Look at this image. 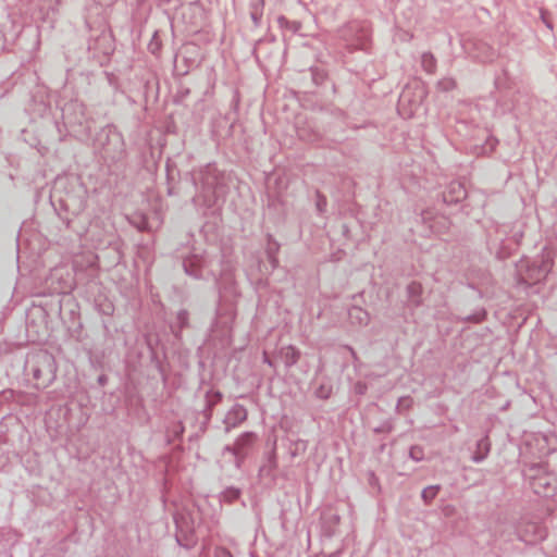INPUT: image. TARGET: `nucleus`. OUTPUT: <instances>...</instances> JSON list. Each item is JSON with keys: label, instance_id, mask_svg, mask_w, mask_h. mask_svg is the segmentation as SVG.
<instances>
[{"label": "nucleus", "instance_id": "f257e3e1", "mask_svg": "<svg viewBox=\"0 0 557 557\" xmlns=\"http://www.w3.org/2000/svg\"><path fill=\"white\" fill-rule=\"evenodd\" d=\"M554 264L553 252L543 249L542 253L530 261H521L517 265V271L523 283H537L546 277Z\"/></svg>", "mask_w": 557, "mask_h": 557}, {"label": "nucleus", "instance_id": "f03ea898", "mask_svg": "<svg viewBox=\"0 0 557 557\" xmlns=\"http://www.w3.org/2000/svg\"><path fill=\"white\" fill-rule=\"evenodd\" d=\"M533 492L540 496L549 497L557 492V476L547 471L542 463L531 465L524 472Z\"/></svg>", "mask_w": 557, "mask_h": 557}, {"label": "nucleus", "instance_id": "7ed1b4c3", "mask_svg": "<svg viewBox=\"0 0 557 557\" xmlns=\"http://www.w3.org/2000/svg\"><path fill=\"white\" fill-rule=\"evenodd\" d=\"M183 268L185 273L194 278L208 280L212 277L216 280L213 260L206 257L198 248H193L191 252L184 257Z\"/></svg>", "mask_w": 557, "mask_h": 557}, {"label": "nucleus", "instance_id": "20e7f679", "mask_svg": "<svg viewBox=\"0 0 557 557\" xmlns=\"http://www.w3.org/2000/svg\"><path fill=\"white\" fill-rule=\"evenodd\" d=\"M32 374L38 386L46 387L55 379V362L51 354L47 351L38 352L30 364Z\"/></svg>", "mask_w": 557, "mask_h": 557}, {"label": "nucleus", "instance_id": "39448f33", "mask_svg": "<svg viewBox=\"0 0 557 557\" xmlns=\"http://www.w3.org/2000/svg\"><path fill=\"white\" fill-rule=\"evenodd\" d=\"M210 166L207 169V174L201 177L202 190L194 198L198 205L201 200L207 207H212L219 195L222 193V186L216 182V177L212 174Z\"/></svg>", "mask_w": 557, "mask_h": 557}, {"label": "nucleus", "instance_id": "423d86ee", "mask_svg": "<svg viewBox=\"0 0 557 557\" xmlns=\"http://www.w3.org/2000/svg\"><path fill=\"white\" fill-rule=\"evenodd\" d=\"M256 440L253 432H245L239 435L233 446H226L224 454L228 453L234 458V465L236 469H240L243 461L247 456V449L252 445Z\"/></svg>", "mask_w": 557, "mask_h": 557}, {"label": "nucleus", "instance_id": "0eeeda50", "mask_svg": "<svg viewBox=\"0 0 557 557\" xmlns=\"http://www.w3.org/2000/svg\"><path fill=\"white\" fill-rule=\"evenodd\" d=\"M517 535L522 542L534 544L539 541H543L546 537L547 532L546 529L541 524L529 522L518 527Z\"/></svg>", "mask_w": 557, "mask_h": 557}, {"label": "nucleus", "instance_id": "6e6552de", "mask_svg": "<svg viewBox=\"0 0 557 557\" xmlns=\"http://www.w3.org/2000/svg\"><path fill=\"white\" fill-rule=\"evenodd\" d=\"M247 409L240 404H235L223 418L222 422L225 433H228L232 429L237 428L247 419Z\"/></svg>", "mask_w": 557, "mask_h": 557}, {"label": "nucleus", "instance_id": "1a4fd4ad", "mask_svg": "<svg viewBox=\"0 0 557 557\" xmlns=\"http://www.w3.org/2000/svg\"><path fill=\"white\" fill-rule=\"evenodd\" d=\"M358 29L359 25L357 23H350L345 29H343L342 37L352 47L363 49L366 45L367 33L361 29L360 34L356 38V41L352 38V34H355Z\"/></svg>", "mask_w": 557, "mask_h": 557}, {"label": "nucleus", "instance_id": "9d476101", "mask_svg": "<svg viewBox=\"0 0 557 557\" xmlns=\"http://www.w3.org/2000/svg\"><path fill=\"white\" fill-rule=\"evenodd\" d=\"M467 193L463 186L459 183H453L449 186V191L444 193L443 200L447 203L458 202L466 198Z\"/></svg>", "mask_w": 557, "mask_h": 557}, {"label": "nucleus", "instance_id": "9b49d317", "mask_svg": "<svg viewBox=\"0 0 557 557\" xmlns=\"http://www.w3.org/2000/svg\"><path fill=\"white\" fill-rule=\"evenodd\" d=\"M348 317L350 322L357 325H367L370 321L369 313L360 307L350 308Z\"/></svg>", "mask_w": 557, "mask_h": 557}, {"label": "nucleus", "instance_id": "f8f14e48", "mask_svg": "<svg viewBox=\"0 0 557 557\" xmlns=\"http://www.w3.org/2000/svg\"><path fill=\"white\" fill-rule=\"evenodd\" d=\"M490 446L491 445H490L487 436L481 438L476 443V450L474 451V454L472 456V461L475 463L482 462L487 457V455L490 453Z\"/></svg>", "mask_w": 557, "mask_h": 557}, {"label": "nucleus", "instance_id": "ddd939ff", "mask_svg": "<svg viewBox=\"0 0 557 557\" xmlns=\"http://www.w3.org/2000/svg\"><path fill=\"white\" fill-rule=\"evenodd\" d=\"M188 326V312L184 309L180 310L176 314V321L172 325V331L174 332L175 336H180V333L183 329Z\"/></svg>", "mask_w": 557, "mask_h": 557}, {"label": "nucleus", "instance_id": "4468645a", "mask_svg": "<svg viewBox=\"0 0 557 557\" xmlns=\"http://www.w3.org/2000/svg\"><path fill=\"white\" fill-rule=\"evenodd\" d=\"M287 367L294 366L299 359V351L292 346L282 349Z\"/></svg>", "mask_w": 557, "mask_h": 557}, {"label": "nucleus", "instance_id": "2eb2a0df", "mask_svg": "<svg viewBox=\"0 0 557 557\" xmlns=\"http://www.w3.org/2000/svg\"><path fill=\"white\" fill-rule=\"evenodd\" d=\"M407 294L410 301L418 306L420 304L419 296L421 294V285L419 283L412 282L407 286Z\"/></svg>", "mask_w": 557, "mask_h": 557}, {"label": "nucleus", "instance_id": "dca6fc26", "mask_svg": "<svg viewBox=\"0 0 557 557\" xmlns=\"http://www.w3.org/2000/svg\"><path fill=\"white\" fill-rule=\"evenodd\" d=\"M424 96V91L422 88L419 89V95H418V99H414V100H411L410 98V87H406L403 92L400 94L399 96V103L400 104H404L406 102H410L412 104H417V103H420L422 98Z\"/></svg>", "mask_w": 557, "mask_h": 557}, {"label": "nucleus", "instance_id": "f3484780", "mask_svg": "<svg viewBox=\"0 0 557 557\" xmlns=\"http://www.w3.org/2000/svg\"><path fill=\"white\" fill-rule=\"evenodd\" d=\"M421 65L426 73H433L436 66V61L433 54L425 52L421 57Z\"/></svg>", "mask_w": 557, "mask_h": 557}, {"label": "nucleus", "instance_id": "a211bd4d", "mask_svg": "<svg viewBox=\"0 0 557 557\" xmlns=\"http://www.w3.org/2000/svg\"><path fill=\"white\" fill-rule=\"evenodd\" d=\"M440 485H430L423 488L421 497L425 504H430L437 495Z\"/></svg>", "mask_w": 557, "mask_h": 557}, {"label": "nucleus", "instance_id": "6ab92c4d", "mask_svg": "<svg viewBox=\"0 0 557 557\" xmlns=\"http://www.w3.org/2000/svg\"><path fill=\"white\" fill-rule=\"evenodd\" d=\"M207 399H208L207 418L210 419V417L212 414V407L222 399V394L220 392H214L212 394H208Z\"/></svg>", "mask_w": 557, "mask_h": 557}, {"label": "nucleus", "instance_id": "aec40b11", "mask_svg": "<svg viewBox=\"0 0 557 557\" xmlns=\"http://www.w3.org/2000/svg\"><path fill=\"white\" fill-rule=\"evenodd\" d=\"M75 108H78V109H83V106L82 104H78V103H74V104H69L64 108L63 110V117L65 120H67L69 123H76V124H79L82 125L84 123V119H83V115L81 117H76L75 120H71L69 114H70V110L72 109H75Z\"/></svg>", "mask_w": 557, "mask_h": 557}, {"label": "nucleus", "instance_id": "412c9836", "mask_svg": "<svg viewBox=\"0 0 557 557\" xmlns=\"http://www.w3.org/2000/svg\"><path fill=\"white\" fill-rule=\"evenodd\" d=\"M276 467V460L274 456H271L268 460V463L262 466L260 468V473L263 474H270L271 471Z\"/></svg>", "mask_w": 557, "mask_h": 557}, {"label": "nucleus", "instance_id": "4be33fe9", "mask_svg": "<svg viewBox=\"0 0 557 557\" xmlns=\"http://www.w3.org/2000/svg\"><path fill=\"white\" fill-rule=\"evenodd\" d=\"M438 88L444 91L451 90L455 87V82L451 78H444L437 83Z\"/></svg>", "mask_w": 557, "mask_h": 557}, {"label": "nucleus", "instance_id": "5701e85b", "mask_svg": "<svg viewBox=\"0 0 557 557\" xmlns=\"http://www.w3.org/2000/svg\"><path fill=\"white\" fill-rule=\"evenodd\" d=\"M277 248H278V247H277V245H276V244H275V245H273V246H272V245H270V246H269V248H268V256H269V260H270V262H271V264H272L273 267H276V263H277V261H276V259H275V257H274V253H275V251L277 250Z\"/></svg>", "mask_w": 557, "mask_h": 557}, {"label": "nucleus", "instance_id": "b1692460", "mask_svg": "<svg viewBox=\"0 0 557 557\" xmlns=\"http://www.w3.org/2000/svg\"><path fill=\"white\" fill-rule=\"evenodd\" d=\"M326 203H327L326 198L321 196L320 194H318V199H317L315 206L320 213L324 212Z\"/></svg>", "mask_w": 557, "mask_h": 557}, {"label": "nucleus", "instance_id": "393cba45", "mask_svg": "<svg viewBox=\"0 0 557 557\" xmlns=\"http://www.w3.org/2000/svg\"><path fill=\"white\" fill-rule=\"evenodd\" d=\"M214 555L215 557H233L231 552L224 547L216 548Z\"/></svg>", "mask_w": 557, "mask_h": 557}, {"label": "nucleus", "instance_id": "a878e982", "mask_svg": "<svg viewBox=\"0 0 557 557\" xmlns=\"http://www.w3.org/2000/svg\"><path fill=\"white\" fill-rule=\"evenodd\" d=\"M228 277H227V274H224L223 277L221 278V281L218 282L219 284V288H220V294H221V298H224L225 295L223 294L224 292L223 290H226V286H224V282L227 281Z\"/></svg>", "mask_w": 557, "mask_h": 557}, {"label": "nucleus", "instance_id": "bb28decb", "mask_svg": "<svg viewBox=\"0 0 557 557\" xmlns=\"http://www.w3.org/2000/svg\"><path fill=\"white\" fill-rule=\"evenodd\" d=\"M261 16H262V12L261 11H258L257 8L252 9V11H251V18H252V21L255 22L256 25L259 23Z\"/></svg>", "mask_w": 557, "mask_h": 557}, {"label": "nucleus", "instance_id": "cd10ccee", "mask_svg": "<svg viewBox=\"0 0 557 557\" xmlns=\"http://www.w3.org/2000/svg\"><path fill=\"white\" fill-rule=\"evenodd\" d=\"M410 457L413 459V460H420L422 458L421 456V451L417 448V447H412L410 449Z\"/></svg>", "mask_w": 557, "mask_h": 557}, {"label": "nucleus", "instance_id": "c85d7f7f", "mask_svg": "<svg viewBox=\"0 0 557 557\" xmlns=\"http://www.w3.org/2000/svg\"><path fill=\"white\" fill-rule=\"evenodd\" d=\"M256 8H257L258 11L262 12L263 0H253L252 9H256Z\"/></svg>", "mask_w": 557, "mask_h": 557}, {"label": "nucleus", "instance_id": "c756f323", "mask_svg": "<svg viewBox=\"0 0 557 557\" xmlns=\"http://www.w3.org/2000/svg\"><path fill=\"white\" fill-rule=\"evenodd\" d=\"M410 399L407 397L399 398L397 407H408Z\"/></svg>", "mask_w": 557, "mask_h": 557}, {"label": "nucleus", "instance_id": "7c9ffc66", "mask_svg": "<svg viewBox=\"0 0 557 557\" xmlns=\"http://www.w3.org/2000/svg\"><path fill=\"white\" fill-rule=\"evenodd\" d=\"M307 448V443L305 441H298L296 443V450H305Z\"/></svg>", "mask_w": 557, "mask_h": 557}, {"label": "nucleus", "instance_id": "2f4dec72", "mask_svg": "<svg viewBox=\"0 0 557 557\" xmlns=\"http://www.w3.org/2000/svg\"><path fill=\"white\" fill-rule=\"evenodd\" d=\"M521 237H522V232H516V233L513 234V239H515L516 244H518V243H519V240H520V238H521Z\"/></svg>", "mask_w": 557, "mask_h": 557}, {"label": "nucleus", "instance_id": "473e14b6", "mask_svg": "<svg viewBox=\"0 0 557 557\" xmlns=\"http://www.w3.org/2000/svg\"><path fill=\"white\" fill-rule=\"evenodd\" d=\"M230 494H231V498H237L239 496V491L238 490H231Z\"/></svg>", "mask_w": 557, "mask_h": 557}, {"label": "nucleus", "instance_id": "72a5a7b5", "mask_svg": "<svg viewBox=\"0 0 557 557\" xmlns=\"http://www.w3.org/2000/svg\"><path fill=\"white\" fill-rule=\"evenodd\" d=\"M3 47H4V39H3L2 29L0 28V51L3 49Z\"/></svg>", "mask_w": 557, "mask_h": 557}, {"label": "nucleus", "instance_id": "f704fd0d", "mask_svg": "<svg viewBox=\"0 0 557 557\" xmlns=\"http://www.w3.org/2000/svg\"><path fill=\"white\" fill-rule=\"evenodd\" d=\"M106 381H107V379H106V376H104V375H100V376L98 377V382H99V384H101V385H103V384L106 383Z\"/></svg>", "mask_w": 557, "mask_h": 557}, {"label": "nucleus", "instance_id": "c9c22d12", "mask_svg": "<svg viewBox=\"0 0 557 557\" xmlns=\"http://www.w3.org/2000/svg\"><path fill=\"white\" fill-rule=\"evenodd\" d=\"M497 239H498V238H495V239H491V238H490L488 244H490L491 246H492V245H493V246H495V245H496V240H497Z\"/></svg>", "mask_w": 557, "mask_h": 557}, {"label": "nucleus", "instance_id": "e433bc0d", "mask_svg": "<svg viewBox=\"0 0 557 557\" xmlns=\"http://www.w3.org/2000/svg\"><path fill=\"white\" fill-rule=\"evenodd\" d=\"M497 255H498L499 258H504L506 256V253L503 252V251H497Z\"/></svg>", "mask_w": 557, "mask_h": 557}, {"label": "nucleus", "instance_id": "4c0bfd02", "mask_svg": "<svg viewBox=\"0 0 557 557\" xmlns=\"http://www.w3.org/2000/svg\"><path fill=\"white\" fill-rule=\"evenodd\" d=\"M264 362L268 363L269 366H272V362L268 359L267 356L264 357Z\"/></svg>", "mask_w": 557, "mask_h": 557}, {"label": "nucleus", "instance_id": "58836bf2", "mask_svg": "<svg viewBox=\"0 0 557 557\" xmlns=\"http://www.w3.org/2000/svg\"><path fill=\"white\" fill-rule=\"evenodd\" d=\"M544 22L547 25V27L552 28V25L548 22H546L545 20H544Z\"/></svg>", "mask_w": 557, "mask_h": 557}, {"label": "nucleus", "instance_id": "ea45409f", "mask_svg": "<svg viewBox=\"0 0 557 557\" xmlns=\"http://www.w3.org/2000/svg\"><path fill=\"white\" fill-rule=\"evenodd\" d=\"M320 397H326L325 392H322V393L320 394Z\"/></svg>", "mask_w": 557, "mask_h": 557}, {"label": "nucleus", "instance_id": "a19ab883", "mask_svg": "<svg viewBox=\"0 0 557 557\" xmlns=\"http://www.w3.org/2000/svg\"><path fill=\"white\" fill-rule=\"evenodd\" d=\"M320 397H326L325 392H322V393L320 394Z\"/></svg>", "mask_w": 557, "mask_h": 557}]
</instances>
